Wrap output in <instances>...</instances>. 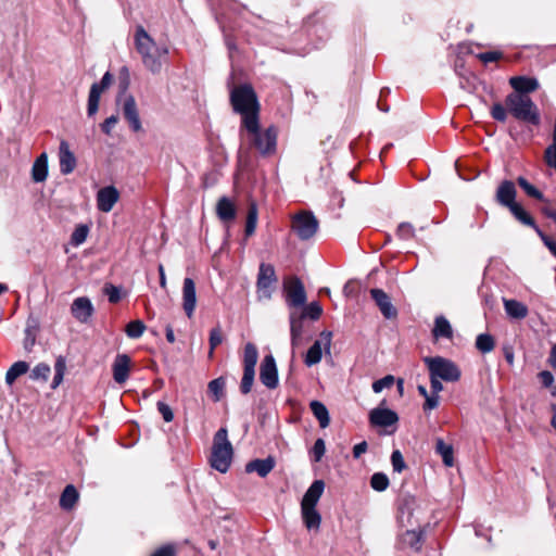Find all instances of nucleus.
<instances>
[{
  "label": "nucleus",
  "instance_id": "obj_29",
  "mask_svg": "<svg viewBox=\"0 0 556 556\" xmlns=\"http://www.w3.org/2000/svg\"><path fill=\"white\" fill-rule=\"evenodd\" d=\"M290 332L292 346H300L303 333V316H296L295 314L290 315Z\"/></svg>",
  "mask_w": 556,
  "mask_h": 556
},
{
  "label": "nucleus",
  "instance_id": "obj_53",
  "mask_svg": "<svg viewBox=\"0 0 556 556\" xmlns=\"http://www.w3.org/2000/svg\"><path fill=\"white\" fill-rule=\"evenodd\" d=\"M103 291H104L105 295L108 296L110 303L115 304L121 301L122 296H121V288L119 287H116L111 283H106L104 286Z\"/></svg>",
  "mask_w": 556,
  "mask_h": 556
},
{
  "label": "nucleus",
  "instance_id": "obj_42",
  "mask_svg": "<svg viewBox=\"0 0 556 556\" xmlns=\"http://www.w3.org/2000/svg\"><path fill=\"white\" fill-rule=\"evenodd\" d=\"M476 348L481 353H490L495 348V341L489 333H481L476 339Z\"/></svg>",
  "mask_w": 556,
  "mask_h": 556
},
{
  "label": "nucleus",
  "instance_id": "obj_40",
  "mask_svg": "<svg viewBox=\"0 0 556 556\" xmlns=\"http://www.w3.org/2000/svg\"><path fill=\"white\" fill-rule=\"evenodd\" d=\"M101 93L102 91L98 89V86L91 85L87 105V113L89 116H92L98 112Z\"/></svg>",
  "mask_w": 556,
  "mask_h": 556
},
{
  "label": "nucleus",
  "instance_id": "obj_50",
  "mask_svg": "<svg viewBox=\"0 0 556 556\" xmlns=\"http://www.w3.org/2000/svg\"><path fill=\"white\" fill-rule=\"evenodd\" d=\"M326 453V444L323 439H317L311 450V456L315 463L321 460L323 456Z\"/></svg>",
  "mask_w": 556,
  "mask_h": 556
},
{
  "label": "nucleus",
  "instance_id": "obj_56",
  "mask_svg": "<svg viewBox=\"0 0 556 556\" xmlns=\"http://www.w3.org/2000/svg\"><path fill=\"white\" fill-rule=\"evenodd\" d=\"M544 161L547 166L556 169V143H552L545 149Z\"/></svg>",
  "mask_w": 556,
  "mask_h": 556
},
{
  "label": "nucleus",
  "instance_id": "obj_12",
  "mask_svg": "<svg viewBox=\"0 0 556 556\" xmlns=\"http://www.w3.org/2000/svg\"><path fill=\"white\" fill-rule=\"evenodd\" d=\"M123 117L128 123L129 128L134 132H139L142 130V125L139 116V111L137 108L136 100L132 96H128L123 103Z\"/></svg>",
  "mask_w": 556,
  "mask_h": 556
},
{
  "label": "nucleus",
  "instance_id": "obj_15",
  "mask_svg": "<svg viewBox=\"0 0 556 556\" xmlns=\"http://www.w3.org/2000/svg\"><path fill=\"white\" fill-rule=\"evenodd\" d=\"M276 281L275 269L271 265L262 263L257 275V290L264 296H270V287Z\"/></svg>",
  "mask_w": 556,
  "mask_h": 556
},
{
  "label": "nucleus",
  "instance_id": "obj_23",
  "mask_svg": "<svg viewBox=\"0 0 556 556\" xmlns=\"http://www.w3.org/2000/svg\"><path fill=\"white\" fill-rule=\"evenodd\" d=\"M324 490L325 482L323 480H315L305 492L301 502V507H316Z\"/></svg>",
  "mask_w": 556,
  "mask_h": 556
},
{
  "label": "nucleus",
  "instance_id": "obj_22",
  "mask_svg": "<svg viewBox=\"0 0 556 556\" xmlns=\"http://www.w3.org/2000/svg\"><path fill=\"white\" fill-rule=\"evenodd\" d=\"M130 357L118 354L113 363V378L117 383H124L129 376Z\"/></svg>",
  "mask_w": 556,
  "mask_h": 556
},
{
  "label": "nucleus",
  "instance_id": "obj_43",
  "mask_svg": "<svg viewBox=\"0 0 556 556\" xmlns=\"http://www.w3.org/2000/svg\"><path fill=\"white\" fill-rule=\"evenodd\" d=\"M144 330L146 325L143 324V321L139 319L128 323L125 329L126 334L131 339L140 338L143 334Z\"/></svg>",
  "mask_w": 556,
  "mask_h": 556
},
{
  "label": "nucleus",
  "instance_id": "obj_51",
  "mask_svg": "<svg viewBox=\"0 0 556 556\" xmlns=\"http://www.w3.org/2000/svg\"><path fill=\"white\" fill-rule=\"evenodd\" d=\"M321 313V306L317 302H312L304 308L303 314H301L300 316H303V318L307 316L313 320H317L320 317Z\"/></svg>",
  "mask_w": 556,
  "mask_h": 556
},
{
  "label": "nucleus",
  "instance_id": "obj_24",
  "mask_svg": "<svg viewBox=\"0 0 556 556\" xmlns=\"http://www.w3.org/2000/svg\"><path fill=\"white\" fill-rule=\"evenodd\" d=\"M509 212L521 224L535 228L538 230L539 235L541 236L542 240L544 241V243H556L555 241L549 240L543 232H541L536 228L534 218L521 206L520 203H517L516 205L510 207Z\"/></svg>",
  "mask_w": 556,
  "mask_h": 556
},
{
  "label": "nucleus",
  "instance_id": "obj_62",
  "mask_svg": "<svg viewBox=\"0 0 556 556\" xmlns=\"http://www.w3.org/2000/svg\"><path fill=\"white\" fill-rule=\"evenodd\" d=\"M112 81H113V75L110 72H106L102 76L100 83H94L92 85L98 86V89L103 92L105 89H108L111 86Z\"/></svg>",
  "mask_w": 556,
  "mask_h": 556
},
{
  "label": "nucleus",
  "instance_id": "obj_19",
  "mask_svg": "<svg viewBox=\"0 0 556 556\" xmlns=\"http://www.w3.org/2000/svg\"><path fill=\"white\" fill-rule=\"evenodd\" d=\"M119 199L117 189L113 186L101 188L97 194V205L101 212H110Z\"/></svg>",
  "mask_w": 556,
  "mask_h": 556
},
{
  "label": "nucleus",
  "instance_id": "obj_60",
  "mask_svg": "<svg viewBox=\"0 0 556 556\" xmlns=\"http://www.w3.org/2000/svg\"><path fill=\"white\" fill-rule=\"evenodd\" d=\"M430 378V388L431 394L439 395V393L443 390L442 379L429 374Z\"/></svg>",
  "mask_w": 556,
  "mask_h": 556
},
{
  "label": "nucleus",
  "instance_id": "obj_17",
  "mask_svg": "<svg viewBox=\"0 0 556 556\" xmlns=\"http://www.w3.org/2000/svg\"><path fill=\"white\" fill-rule=\"evenodd\" d=\"M370 294L384 318L396 317L397 311L391 303L390 296L381 289H371Z\"/></svg>",
  "mask_w": 556,
  "mask_h": 556
},
{
  "label": "nucleus",
  "instance_id": "obj_1",
  "mask_svg": "<svg viewBox=\"0 0 556 556\" xmlns=\"http://www.w3.org/2000/svg\"><path fill=\"white\" fill-rule=\"evenodd\" d=\"M504 103L495 102L491 106L490 114L494 121L505 123L510 114L515 119L527 125L541 124L540 110L530 96L507 94Z\"/></svg>",
  "mask_w": 556,
  "mask_h": 556
},
{
  "label": "nucleus",
  "instance_id": "obj_6",
  "mask_svg": "<svg viewBox=\"0 0 556 556\" xmlns=\"http://www.w3.org/2000/svg\"><path fill=\"white\" fill-rule=\"evenodd\" d=\"M424 363L429 374H432L445 382H457L462 377L460 368L450 358L443 356H427L424 358Z\"/></svg>",
  "mask_w": 556,
  "mask_h": 556
},
{
  "label": "nucleus",
  "instance_id": "obj_2",
  "mask_svg": "<svg viewBox=\"0 0 556 556\" xmlns=\"http://www.w3.org/2000/svg\"><path fill=\"white\" fill-rule=\"evenodd\" d=\"M229 101L233 112L241 115V128L253 129L256 127L261 104L252 85L235 86L230 91Z\"/></svg>",
  "mask_w": 556,
  "mask_h": 556
},
{
  "label": "nucleus",
  "instance_id": "obj_54",
  "mask_svg": "<svg viewBox=\"0 0 556 556\" xmlns=\"http://www.w3.org/2000/svg\"><path fill=\"white\" fill-rule=\"evenodd\" d=\"M391 464L393 470L396 472H402L406 467L402 453L399 450H395L391 454Z\"/></svg>",
  "mask_w": 556,
  "mask_h": 556
},
{
  "label": "nucleus",
  "instance_id": "obj_38",
  "mask_svg": "<svg viewBox=\"0 0 556 556\" xmlns=\"http://www.w3.org/2000/svg\"><path fill=\"white\" fill-rule=\"evenodd\" d=\"M225 378L218 377L208 382L207 391L212 395L214 402H219L225 394Z\"/></svg>",
  "mask_w": 556,
  "mask_h": 556
},
{
  "label": "nucleus",
  "instance_id": "obj_37",
  "mask_svg": "<svg viewBox=\"0 0 556 556\" xmlns=\"http://www.w3.org/2000/svg\"><path fill=\"white\" fill-rule=\"evenodd\" d=\"M396 236H397L399 240H403V241H412V240L421 241V240H424V238L419 237L416 233V230L410 223H401L397 226Z\"/></svg>",
  "mask_w": 556,
  "mask_h": 556
},
{
  "label": "nucleus",
  "instance_id": "obj_44",
  "mask_svg": "<svg viewBox=\"0 0 556 556\" xmlns=\"http://www.w3.org/2000/svg\"><path fill=\"white\" fill-rule=\"evenodd\" d=\"M326 22L325 14H321V11H315L314 13L309 14L304 21L303 26L306 28L307 31L312 30L317 25H324Z\"/></svg>",
  "mask_w": 556,
  "mask_h": 556
},
{
  "label": "nucleus",
  "instance_id": "obj_25",
  "mask_svg": "<svg viewBox=\"0 0 556 556\" xmlns=\"http://www.w3.org/2000/svg\"><path fill=\"white\" fill-rule=\"evenodd\" d=\"M275 467V459L267 457L264 459H253L245 465L247 472H256L260 477L265 478Z\"/></svg>",
  "mask_w": 556,
  "mask_h": 556
},
{
  "label": "nucleus",
  "instance_id": "obj_46",
  "mask_svg": "<svg viewBox=\"0 0 556 556\" xmlns=\"http://www.w3.org/2000/svg\"><path fill=\"white\" fill-rule=\"evenodd\" d=\"M370 485L375 491L382 492L389 486V478L382 472H376L370 478Z\"/></svg>",
  "mask_w": 556,
  "mask_h": 556
},
{
  "label": "nucleus",
  "instance_id": "obj_45",
  "mask_svg": "<svg viewBox=\"0 0 556 556\" xmlns=\"http://www.w3.org/2000/svg\"><path fill=\"white\" fill-rule=\"evenodd\" d=\"M223 340H224V336H223L222 328L219 325H217L210 332V339H208V342H210L208 356L210 357L213 356L214 350L223 342Z\"/></svg>",
  "mask_w": 556,
  "mask_h": 556
},
{
  "label": "nucleus",
  "instance_id": "obj_14",
  "mask_svg": "<svg viewBox=\"0 0 556 556\" xmlns=\"http://www.w3.org/2000/svg\"><path fill=\"white\" fill-rule=\"evenodd\" d=\"M516 197L517 190L515 184L510 180L502 181L495 193L496 202L508 210L518 203Z\"/></svg>",
  "mask_w": 556,
  "mask_h": 556
},
{
  "label": "nucleus",
  "instance_id": "obj_34",
  "mask_svg": "<svg viewBox=\"0 0 556 556\" xmlns=\"http://www.w3.org/2000/svg\"><path fill=\"white\" fill-rule=\"evenodd\" d=\"M257 217H258V210L257 204L255 201L251 200L248 205V214H247V222H245V237H250L254 233L256 224H257Z\"/></svg>",
  "mask_w": 556,
  "mask_h": 556
},
{
  "label": "nucleus",
  "instance_id": "obj_61",
  "mask_svg": "<svg viewBox=\"0 0 556 556\" xmlns=\"http://www.w3.org/2000/svg\"><path fill=\"white\" fill-rule=\"evenodd\" d=\"M541 383L543 387L545 388H551L553 387V383H554V376L551 371L548 370H543L541 372H539L538 375Z\"/></svg>",
  "mask_w": 556,
  "mask_h": 556
},
{
  "label": "nucleus",
  "instance_id": "obj_31",
  "mask_svg": "<svg viewBox=\"0 0 556 556\" xmlns=\"http://www.w3.org/2000/svg\"><path fill=\"white\" fill-rule=\"evenodd\" d=\"M505 312L508 316L522 319L528 315V307L517 300H504Z\"/></svg>",
  "mask_w": 556,
  "mask_h": 556
},
{
  "label": "nucleus",
  "instance_id": "obj_35",
  "mask_svg": "<svg viewBox=\"0 0 556 556\" xmlns=\"http://www.w3.org/2000/svg\"><path fill=\"white\" fill-rule=\"evenodd\" d=\"M29 370V365L24 361L15 362L5 374V382L12 386L14 381Z\"/></svg>",
  "mask_w": 556,
  "mask_h": 556
},
{
  "label": "nucleus",
  "instance_id": "obj_28",
  "mask_svg": "<svg viewBox=\"0 0 556 556\" xmlns=\"http://www.w3.org/2000/svg\"><path fill=\"white\" fill-rule=\"evenodd\" d=\"M302 519L308 530H318L321 522V516L316 507H301Z\"/></svg>",
  "mask_w": 556,
  "mask_h": 556
},
{
  "label": "nucleus",
  "instance_id": "obj_20",
  "mask_svg": "<svg viewBox=\"0 0 556 556\" xmlns=\"http://www.w3.org/2000/svg\"><path fill=\"white\" fill-rule=\"evenodd\" d=\"M60 172L63 175H68L74 172L77 165L76 157L70 149L66 140H61L59 148Z\"/></svg>",
  "mask_w": 556,
  "mask_h": 556
},
{
  "label": "nucleus",
  "instance_id": "obj_11",
  "mask_svg": "<svg viewBox=\"0 0 556 556\" xmlns=\"http://www.w3.org/2000/svg\"><path fill=\"white\" fill-rule=\"evenodd\" d=\"M260 379L268 389H275L278 386V370L271 354L266 355L261 363Z\"/></svg>",
  "mask_w": 556,
  "mask_h": 556
},
{
  "label": "nucleus",
  "instance_id": "obj_49",
  "mask_svg": "<svg viewBox=\"0 0 556 556\" xmlns=\"http://www.w3.org/2000/svg\"><path fill=\"white\" fill-rule=\"evenodd\" d=\"M89 227L85 224H79L72 233L71 243H83L88 236Z\"/></svg>",
  "mask_w": 556,
  "mask_h": 556
},
{
  "label": "nucleus",
  "instance_id": "obj_30",
  "mask_svg": "<svg viewBox=\"0 0 556 556\" xmlns=\"http://www.w3.org/2000/svg\"><path fill=\"white\" fill-rule=\"evenodd\" d=\"M435 453L442 457V462L446 467L454 465V448L441 438L435 440Z\"/></svg>",
  "mask_w": 556,
  "mask_h": 556
},
{
  "label": "nucleus",
  "instance_id": "obj_5",
  "mask_svg": "<svg viewBox=\"0 0 556 556\" xmlns=\"http://www.w3.org/2000/svg\"><path fill=\"white\" fill-rule=\"evenodd\" d=\"M232 455L233 450L228 440V431L226 428H220L214 434L210 458L211 466L217 471L225 473L230 467Z\"/></svg>",
  "mask_w": 556,
  "mask_h": 556
},
{
  "label": "nucleus",
  "instance_id": "obj_13",
  "mask_svg": "<svg viewBox=\"0 0 556 556\" xmlns=\"http://www.w3.org/2000/svg\"><path fill=\"white\" fill-rule=\"evenodd\" d=\"M509 85L514 89L509 94L523 96H529L540 87L539 80L535 77L529 76H513L509 78Z\"/></svg>",
  "mask_w": 556,
  "mask_h": 556
},
{
  "label": "nucleus",
  "instance_id": "obj_58",
  "mask_svg": "<svg viewBox=\"0 0 556 556\" xmlns=\"http://www.w3.org/2000/svg\"><path fill=\"white\" fill-rule=\"evenodd\" d=\"M151 556H176V547L174 544H165L156 548Z\"/></svg>",
  "mask_w": 556,
  "mask_h": 556
},
{
  "label": "nucleus",
  "instance_id": "obj_39",
  "mask_svg": "<svg viewBox=\"0 0 556 556\" xmlns=\"http://www.w3.org/2000/svg\"><path fill=\"white\" fill-rule=\"evenodd\" d=\"M323 342L320 340H316L313 345L308 349L304 363L306 366L311 367L313 365H316L320 362L323 356Z\"/></svg>",
  "mask_w": 556,
  "mask_h": 556
},
{
  "label": "nucleus",
  "instance_id": "obj_64",
  "mask_svg": "<svg viewBox=\"0 0 556 556\" xmlns=\"http://www.w3.org/2000/svg\"><path fill=\"white\" fill-rule=\"evenodd\" d=\"M439 395L430 394L425 399L424 410H432L439 406Z\"/></svg>",
  "mask_w": 556,
  "mask_h": 556
},
{
  "label": "nucleus",
  "instance_id": "obj_26",
  "mask_svg": "<svg viewBox=\"0 0 556 556\" xmlns=\"http://www.w3.org/2000/svg\"><path fill=\"white\" fill-rule=\"evenodd\" d=\"M434 340L453 338V328L443 315L437 316L434 319V326L431 330Z\"/></svg>",
  "mask_w": 556,
  "mask_h": 556
},
{
  "label": "nucleus",
  "instance_id": "obj_3",
  "mask_svg": "<svg viewBox=\"0 0 556 556\" xmlns=\"http://www.w3.org/2000/svg\"><path fill=\"white\" fill-rule=\"evenodd\" d=\"M135 46L137 52L141 55L143 65L153 74L160 73L162 68L161 58L168 53L167 48L159 47L141 25H138L135 31Z\"/></svg>",
  "mask_w": 556,
  "mask_h": 556
},
{
  "label": "nucleus",
  "instance_id": "obj_59",
  "mask_svg": "<svg viewBox=\"0 0 556 556\" xmlns=\"http://www.w3.org/2000/svg\"><path fill=\"white\" fill-rule=\"evenodd\" d=\"M157 410L166 422H170L174 419V413L166 403L157 402Z\"/></svg>",
  "mask_w": 556,
  "mask_h": 556
},
{
  "label": "nucleus",
  "instance_id": "obj_52",
  "mask_svg": "<svg viewBox=\"0 0 556 556\" xmlns=\"http://www.w3.org/2000/svg\"><path fill=\"white\" fill-rule=\"evenodd\" d=\"M395 382V379L392 375H387L381 379L374 381L372 391L375 393H380L384 388H390Z\"/></svg>",
  "mask_w": 556,
  "mask_h": 556
},
{
  "label": "nucleus",
  "instance_id": "obj_21",
  "mask_svg": "<svg viewBox=\"0 0 556 556\" xmlns=\"http://www.w3.org/2000/svg\"><path fill=\"white\" fill-rule=\"evenodd\" d=\"M216 215L225 224L235 220L237 216L235 203L227 197L219 198L216 203Z\"/></svg>",
  "mask_w": 556,
  "mask_h": 556
},
{
  "label": "nucleus",
  "instance_id": "obj_48",
  "mask_svg": "<svg viewBox=\"0 0 556 556\" xmlns=\"http://www.w3.org/2000/svg\"><path fill=\"white\" fill-rule=\"evenodd\" d=\"M49 374H50V366L45 363H39L38 365H36L33 368V370L30 372V378L33 380L46 381L49 377Z\"/></svg>",
  "mask_w": 556,
  "mask_h": 556
},
{
  "label": "nucleus",
  "instance_id": "obj_18",
  "mask_svg": "<svg viewBox=\"0 0 556 556\" xmlns=\"http://www.w3.org/2000/svg\"><path fill=\"white\" fill-rule=\"evenodd\" d=\"M93 305L86 296L77 298L71 306L72 315L80 323H87L93 314Z\"/></svg>",
  "mask_w": 556,
  "mask_h": 556
},
{
  "label": "nucleus",
  "instance_id": "obj_57",
  "mask_svg": "<svg viewBox=\"0 0 556 556\" xmlns=\"http://www.w3.org/2000/svg\"><path fill=\"white\" fill-rule=\"evenodd\" d=\"M118 115L114 114L104 119L100 125L102 132L111 135L112 128L118 123Z\"/></svg>",
  "mask_w": 556,
  "mask_h": 556
},
{
  "label": "nucleus",
  "instance_id": "obj_10",
  "mask_svg": "<svg viewBox=\"0 0 556 556\" xmlns=\"http://www.w3.org/2000/svg\"><path fill=\"white\" fill-rule=\"evenodd\" d=\"M287 292V302L290 306L300 307L306 302V292L304 285L298 277H292L285 283Z\"/></svg>",
  "mask_w": 556,
  "mask_h": 556
},
{
  "label": "nucleus",
  "instance_id": "obj_36",
  "mask_svg": "<svg viewBox=\"0 0 556 556\" xmlns=\"http://www.w3.org/2000/svg\"><path fill=\"white\" fill-rule=\"evenodd\" d=\"M258 359V351L256 346L249 342L244 345L243 353V369L255 370V365Z\"/></svg>",
  "mask_w": 556,
  "mask_h": 556
},
{
  "label": "nucleus",
  "instance_id": "obj_16",
  "mask_svg": "<svg viewBox=\"0 0 556 556\" xmlns=\"http://www.w3.org/2000/svg\"><path fill=\"white\" fill-rule=\"evenodd\" d=\"M197 305L195 283L193 279L187 277L182 286V307L186 315L191 318Z\"/></svg>",
  "mask_w": 556,
  "mask_h": 556
},
{
  "label": "nucleus",
  "instance_id": "obj_32",
  "mask_svg": "<svg viewBox=\"0 0 556 556\" xmlns=\"http://www.w3.org/2000/svg\"><path fill=\"white\" fill-rule=\"evenodd\" d=\"M79 494L73 484H68L60 496V506L65 510L72 509L77 503Z\"/></svg>",
  "mask_w": 556,
  "mask_h": 556
},
{
  "label": "nucleus",
  "instance_id": "obj_55",
  "mask_svg": "<svg viewBox=\"0 0 556 556\" xmlns=\"http://www.w3.org/2000/svg\"><path fill=\"white\" fill-rule=\"evenodd\" d=\"M477 58L484 64L491 63V62H497L501 59H503V52L501 51H486L479 53Z\"/></svg>",
  "mask_w": 556,
  "mask_h": 556
},
{
  "label": "nucleus",
  "instance_id": "obj_63",
  "mask_svg": "<svg viewBox=\"0 0 556 556\" xmlns=\"http://www.w3.org/2000/svg\"><path fill=\"white\" fill-rule=\"evenodd\" d=\"M129 87V72L127 67H123L119 75V89L125 92Z\"/></svg>",
  "mask_w": 556,
  "mask_h": 556
},
{
  "label": "nucleus",
  "instance_id": "obj_7",
  "mask_svg": "<svg viewBox=\"0 0 556 556\" xmlns=\"http://www.w3.org/2000/svg\"><path fill=\"white\" fill-rule=\"evenodd\" d=\"M318 219L309 211L298 213L292 218V230L302 241L313 238L318 230Z\"/></svg>",
  "mask_w": 556,
  "mask_h": 556
},
{
  "label": "nucleus",
  "instance_id": "obj_8",
  "mask_svg": "<svg viewBox=\"0 0 556 556\" xmlns=\"http://www.w3.org/2000/svg\"><path fill=\"white\" fill-rule=\"evenodd\" d=\"M426 540V531L424 528L406 530L396 536L395 548L404 551L410 548L412 551L419 553L422 549Z\"/></svg>",
  "mask_w": 556,
  "mask_h": 556
},
{
  "label": "nucleus",
  "instance_id": "obj_41",
  "mask_svg": "<svg viewBox=\"0 0 556 556\" xmlns=\"http://www.w3.org/2000/svg\"><path fill=\"white\" fill-rule=\"evenodd\" d=\"M517 184L527 193V195L539 201H545L544 194L532 184H530L525 177H518Z\"/></svg>",
  "mask_w": 556,
  "mask_h": 556
},
{
  "label": "nucleus",
  "instance_id": "obj_33",
  "mask_svg": "<svg viewBox=\"0 0 556 556\" xmlns=\"http://www.w3.org/2000/svg\"><path fill=\"white\" fill-rule=\"evenodd\" d=\"M309 408L313 413V415L315 416V418L319 421V426L321 428H326L329 426L330 424V417H329V412L327 409V407L319 401H312L309 403Z\"/></svg>",
  "mask_w": 556,
  "mask_h": 556
},
{
  "label": "nucleus",
  "instance_id": "obj_9",
  "mask_svg": "<svg viewBox=\"0 0 556 556\" xmlns=\"http://www.w3.org/2000/svg\"><path fill=\"white\" fill-rule=\"evenodd\" d=\"M387 404L386 400H382L378 407L374 408L369 413V422L376 427H390L399 421V415L389 408L383 406Z\"/></svg>",
  "mask_w": 556,
  "mask_h": 556
},
{
  "label": "nucleus",
  "instance_id": "obj_4",
  "mask_svg": "<svg viewBox=\"0 0 556 556\" xmlns=\"http://www.w3.org/2000/svg\"><path fill=\"white\" fill-rule=\"evenodd\" d=\"M249 135L251 147H253L261 156L269 157L277 152L278 127L270 125L261 129L260 119L256 121V127L253 129L244 128Z\"/></svg>",
  "mask_w": 556,
  "mask_h": 556
},
{
  "label": "nucleus",
  "instance_id": "obj_47",
  "mask_svg": "<svg viewBox=\"0 0 556 556\" xmlns=\"http://www.w3.org/2000/svg\"><path fill=\"white\" fill-rule=\"evenodd\" d=\"M255 377V370L243 369V376L240 383V391L242 394L251 392Z\"/></svg>",
  "mask_w": 556,
  "mask_h": 556
},
{
  "label": "nucleus",
  "instance_id": "obj_27",
  "mask_svg": "<svg viewBox=\"0 0 556 556\" xmlns=\"http://www.w3.org/2000/svg\"><path fill=\"white\" fill-rule=\"evenodd\" d=\"M48 177V154L42 152L31 166V179L34 182H43Z\"/></svg>",
  "mask_w": 556,
  "mask_h": 556
}]
</instances>
